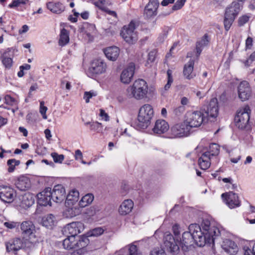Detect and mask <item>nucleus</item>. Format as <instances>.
<instances>
[{
    "label": "nucleus",
    "mask_w": 255,
    "mask_h": 255,
    "mask_svg": "<svg viewBox=\"0 0 255 255\" xmlns=\"http://www.w3.org/2000/svg\"><path fill=\"white\" fill-rule=\"evenodd\" d=\"M189 232H185L182 234L180 240V246L183 252L189 251L194 243L199 246L204 244V238L202 236L201 229L197 224H192L189 226Z\"/></svg>",
    "instance_id": "1"
},
{
    "label": "nucleus",
    "mask_w": 255,
    "mask_h": 255,
    "mask_svg": "<svg viewBox=\"0 0 255 255\" xmlns=\"http://www.w3.org/2000/svg\"><path fill=\"white\" fill-rule=\"evenodd\" d=\"M148 92V85L146 81L141 79L135 80L132 85L127 89L128 98L140 100L146 97Z\"/></svg>",
    "instance_id": "2"
},
{
    "label": "nucleus",
    "mask_w": 255,
    "mask_h": 255,
    "mask_svg": "<svg viewBox=\"0 0 255 255\" xmlns=\"http://www.w3.org/2000/svg\"><path fill=\"white\" fill-rule=\"evenodd\" d=\"M202 236L204 238L203 242L205 244L214 245L215 237L220 234L219 229L215 226H211L208 220H204L202 223Z\"/></svg>",
    "instance_id": "3"
},
{
    "label": "nucleus",
    "mask_w": 255,
    "mask_h": 255,
    "mask_svg": "<svg viewBox=\"0 0 255 255\" xmlns=\"http://www.w3.org/2000/svg\"><path fill=\"white\" fill-rule=\"evenodd\" d=\"M250 109L249 106H246L239 111L235 117V121L236 126L240 129L249 130L251 129L249 123Z\"/></svg>",
    "instance_id": "4"
},
{
    "label": "nucleus",
    "mask_w": 255,
    "mask_h": 255,
    "mask_svg": "<svg viewBox=\"0 0 255 255\" xmlns=\"http://www.w3.org/2000/svg\"><path fill=\"white\" fill-rule=\"evenodd\" d=\"M153 113L152 106L149 104H145L139 109L138 121L142 128H146L150 124Z\"/></svg>",
    "instance_id": "5"
},
{
    "label": "nucleus",
    "mask_w": 255,
    "mask_h": 255,
    "mask_svg": "<svg viewBox=\"0 0 255 255\" xmlns=\"http://www.w3.org/2000/svg\"><path fill=\"white\" fill-rule=\"evenodd\" d=\"M135 23L133 21L125 25L121 31V35L123 38L128 43L133 44L137 40L136 32L135 31Z\"/></svg>",
    "instance_id": "6"
},
{
    "label": "nucleus",
    "mask_w": 255,
    "mask_h": 255,
    "mask_svg": "<svg viewBox=\"0 0 255 255\" xmlns=\"http://www.w3.org/2000/svg\"><path fill=\"white\" fill-rule=\"evenodd\" d=\"M186 118V123L190 128L200 127L205 120L203 113L199 111L188 112Z\"/></svg>",
    "instance_id": "7"
},
{
    "label": "nucleus",
    "mask_w": 255,
    "mask_h": 255,
    "mask_svg": "<svg viewBox=\"0 0 255 255\" xmlns=\"http://www.w3.org/2000/svg\"><path fill=\"white\" fill-rule=\"evenodd\" d=\"M107 65L101 59H94L89 68L88 72L91 76L100 75L106 72Z\"/></svg>",
    "instance_id": "8"
},
{
    "label": "nucleus",
    "mask_w": 255,
    "mask_h": 255,
    "mask_svg": "<svg viewBox=\"0 0 255 255\" xmlns=\"http://www.w3.org/2000/svg\"><path fill=\"white\" fill-rule=\"evenodd\" d=\"M164 244L167 250L172 255H178L180 253V248L176 244L173 236L170 234L166 233L164 237Z\"/></svg>",
    "instance_id": "9"
},
{
    "label": "nucleus",
    "mask_w": 255,
    "mask_h": 255,
    "mask_svg": "<svg viewBox=\"0 0 255 255\" xmlns=\"http://www.w3.org/2000/svg\"><path fill=\"white\" fill-rule=\"evenodd\" d=\"M89 240L88 237H75L74 249L75 250L74 255H82L87 252L86 247L89 244Z\"/></svg>",
    "instance_id": "10"
},
{
    "label": "nucleus",
    "mask_w": 255,
    "mask_h": 255,
    "mask_svg": "<svg viewBox=\"0 0 255 255\" xmlns=\"http://www.w3.org/2000/svg\"><path fill=\"white\" fill-rule=\"evenodd\" d=\"M84 230V225L82 222H75L67 224L62 230L63 234L66 236L75 237Z\"/></svg>",
    "instance_id": "11"
},
{
    "label": "nucleus",
    "mask_w": 255,
    "mask_h": 255,
    "mask_svg": "<svg viewBox=\"0 0 255 255\" xmlns=\"http://www.w3.org/2000/svg\"><path fill=\"white\" fill-rule=\"evenodd\" d=\"M190 129L187 124L184 122L176 124L171 128L172 137H181L187 136Z\"/></svg>",
    "instance_id": "12"
},
{
    "label": "nucleus",
    "mask_w": 255,
    "mask_h": 255,
    "mask_svg": "<svg viewBox=\"0 0 255 255\" xmlns=\"http://www.w3.org/2000/svg\"><path fill=\"white\" fill-rule=\"evenodd\" d=\"M15 196L14 189L9 186L0 185V199L5 203H11Z\"/></svg>",
    "instance_id": "13"
},
{
    "label": "nucleus",
    "mask_w": 255,
    "mask_h": 255,
    "mask_svg": "<svg viewBox=\"0 0 255 255\" xmlns=\"http://www.w3.org/2000/svg\"><path fill=\"white\" fill-rule=\"evenodd\" d=\"M50 192L52 201L54 202L61 203L66 198L65 189L62 185H55L52 190L50 188Z\"/></svg>",
    "instance_id": "14"
},
{
    "label": "nucleus",
    "mask_w": 255,
    "mask_h": 255,
    "mask_svg": "<svg viewBox=\"0 0 255 255\" xmlns=\"http://www.w3.org/2000/svg\"><path fill=\"white\" fill-rule=\"evenodd\" d=\"M222 197L231 209L239 207L241 205L238 195L233 192L223 193L222 194Z\"/></svg>",
    "instance_id": "15"
},
{
    "label": "nucleus",
    "mask_w": 255,
    "mask_h": 255,
    "mask_svg": "<svg viewBox=\"0 0 255 255\" xmlns=\"http://www.w3.org/2000/svg\"><path fill=\"white\" fill-rule=\"evenodd\" d=\"M50 192V188H46L37 195V203L40 206H51L52 196Z\"/></svg>",
    "instance_id": "16"
},
{
    "label": "nucleus",
    "mask_w": 255,
    "mask_h": 255,
    "mask_svg": "<svg viewBox=\"0 0 255 255\" xmlns=\"http://www.w3.org/2000/svg\"><path fill=\"white\" fill-rule=\"evenodd\" d=\"M251 93L249 83L246 81L241 82L238 86V96L241 101L248 100L251 96Z\"/></svg>",
    "instance_id": "17"
},
{
    "label": "nucleus",
    "mask_w": 255,
    "mask_h": 255,
    "mask_svg": "<svg viewBox=\"0 0 255 255\" xmlns=\"http://www.w3.org/2000/svg\"><path fill=\"white\" fill-rule=\"evenodd\" d=\"M135 65L133 63H129L127 68L125 69L121 74V81L124 84H128L134 75Z\"/></svg>",
    "instance_id": "18"
},
{
    "label": "nucleus",
    "mask_w": 255,
    "mask_h": 255,
    "mask_svg": "<svg viewBox=\"0 0 255 255\" xmlns=\"http://www.w3.org/2000/svg\"><path fill=\"white\" fill-rule=\"evenodd\" d=\"M159 3L157 0H149L148 3L145 7L143 16L145 18L149 19L157 14L156 10Z\"/></svg>",
    "instance_id": "19"
},
{
    "label": "nucleus",
    "mask_w": 255,
    "mask_h": 255,
    "mask_svg": "<svg viewBox=\"0 0 255 255\" xmlns=\"http://www.w3.org/2000/svg\"><path fill=\"white\" fill-rule=\"evenodd\" d=\"M242 5L239 2L233 1L226 7L225 15L236 18L242 10Z\"/></svg>",
    "instance_id": "20"
},
{
    "label": "nucleus",
    "mask_w": 255,
    "mask_h": 255,
    "mask_svg": "<svg viewBox=\"0 0 255 255\" xmlns=\"http://www.w3.org/2000/svg\"><path fill=\"white\" fill-rule=\"evenodd\" d=\"M19 205L23 209L31 207L35 202V196L30 193H26L19 196Z\"/></svg>",
    "instance_id": "21"
},
{
    "label": "nucleus",
    "mask_w": 255,
    "mask_h": 255,
    "mask_svg": "<svg viewBox=\"0 0 255 255\" xmlns=\"http://www.w3.org/2000/svg\"><path fill=\"white\" fill-rule=\"evenodd\" d=\"M6 251L7 253L17 252L23 246V243L20 238H15L5 243Z\"/></svg>",
    "instance_id": "22"
},
{
    "label": "nucleus",
    "mask_w": 255,
    "mask_h": 255,
    "mask_svg": "<svg viewBox=\"0 0 255 255\" xmlns=\"http://www.w3.org/2000/svg\"><path fill=\"white\" fill-rule=\"evenodd\" d=\"M222 248L226 253L230 255H235L239 251L237 244L229 239H226L223 241Z\"/></svg>",
    "instance_id": "23"
},
{
    "label": "nucleus",
    "mask_w": 255,
    "mask_h": 255,
    "mask_svg": "<svg viewBox=\"0 0 255 255\" xmlns=\"http://www.w3.org/2000/svg\"><path fill=\"white\" fill-rule=\"evenodd\" d=\"M169 128V125L165 120H158L156 121L152 130L155 134H161L166 132Z\"/></svg>",
    "instance_id": "24"
},
{
    "label": "nucleus",
    "mask_w": 255,
    "mask_h": 255,
    "mask_svg": "<svg viewBox=\"0 0 255 255\" xmlns=\"http://www.w3.org/2000/svg\"><path fill=\"white\" fill-rule=\"evenodd\" d=\"M22 234L25 237L32 236L35 231V227L31 221L23 222L20 225Z\"/></svg>",
    "instance_id": "25"
},
{
    "label": "nucleus",
    "mask_w": 255,
    "mask_h": 255,
    "mask_svg": "<svg viewBox=\"0 0 255 255\" xmlns=\"http://www.w3.org/2000/svg\"><path fill=\"white\" fill-rule=\"evenodd\" d=\"M104 53L109 60L115 61L119 55L120 49L117 46L109 47L104 49Z\"/></svg>",
    "instance_id": "26"
},
{
    "label": "nucleus",
    "mask_w": 255,
    "mask_h": 255,
    "mask_svg": "<svg viewBox=\"0 0 255 255\" xmlns=\"http://www.w3.org/2000/svg\"><path fill=\"white\" fill-rule=\"evenodd\" d=\"M212 158L208 152H204L198 159V164L200 168L202 170H206L209 168Z\"/></svg>",
    "instance_id": "27"
},
{
    "label": "nucleus",
    "mask_w": 255,
    "mask_h": 255,
    "mask_svg": "<svg viewBox=\"0 0 255 255\" xmlns=\"http://www.w3.org/2000/svg\"><path fill=\"white\" fill-rule=\"evenodd\" d=\"M194 65V61L193 60H190L189 61L185 64L183 68V75L186 79L190 80L194 78L196 75L193 71Z\"/></svg>",
    "instance_id": "28"
},
{
    "label": "nucleus",
    "mask_w": 255,
    "mask_h": 255,
    "mask_svg": "<svg viewBox=\"0 0 255 255\" xmlns=\"http://www.w3.org/2000/svg\"><path fill=\"white\" fill-rule=\"evenodd\" d=\"M133 207V202L130 199L124 201L121 205L119 212L122 215H126L130 213Z\"/></svg>",
    "instance_id": "29"
},
{
    "label": "nucleus",
    "mask_w": 255,
    "mask_h": 255,
    "mask_svg": "<svg viewBox=\"0 0 255 255\" xmlns=\"http://www.w3.org/2000/svg\"><path fill=\"white\" fill-rule=\"evenodd\" d=\"M15 184L16 188L21 191L27 190L31 186L30 181L29 179L24 176L19 177Z\"/></svg>",
    "instance_id": "30"
},
{
    "label": "nucleus",
    "mask_w": 255,
    "mask_h": 255,
    "mask_svg": "<svg viewBox=\"0 0 255 255\" xmlns=\"http://www.w3.org/2000/svg\"><path fill=\"white\" fill-rule=\"evenodd\" d=\"M46 6L52 12L56 14H60L65 10V6L60 2H48Z\"/></svg>",
    "instance_id": "31"
},
{
    "label": "nucleus",
    "mask_w": 255,
    "mask_h": 255,
    "mask_svg": "<svg viewBox=\"0 0 255 255\" xmlns=\"http://www.w3.org/2000/svg\"><path fill=\"white\" fill-rule=\"evenodd\" d=\"M207 116L212 118H215L218 114V107L217 99H212L206 112Z\"/></svg>",
    "instance_id": "32"
},
{
    "label": "nucleus",
    "mask_w": 255,
    "mask_h": 255,
    "mask_svg": "<svg viewBox=\"0 0 255 255\" xmlns=\"http://www.w3.org/2000/svg\"><path fill=\"white\" fill-rule=\"evenodd\" d=\"M57 223L55 217L52 214H48L43 217L42 219V225L47 228L52 229Z\"/></svg>",
    "instance_id": "33"
},
{
    "label": "nucleus",
    "mask_w": 255,
    "mask_h": 255,
    "mask_svg": "<svg viewBox=\"0 0 255 255\" xmlns=\"http://www.w3.org/2000/svg\"><path fill=\"white\" fill-rule=\"evenodd\" d=\"M10 50V48L7 49L0 56L1 62L6 69H10L12 65V59L9 53Z\"/></svg>",
    "instance_id": "34"
},
{
    "label": "nucleus",
    "mask_w": 255,
    "mask_h": 255,
    "mask_svg": "<svg viewBox=\"0 0 255 255\" xmlns=\"http://www.w3.org/2000/svg\"><path fill=\"white\" fill-rule=\"evenodd\" d=\"M79 197V192L76 190H71L69 194L66 196V203L68 205L73 204L78 201Z\"/></svg>",
    "instance_id": "35"
},
{
    "label": "nucleus",
    "mask_w": 255,
    "mask_h": 255,
    "mask_svg": "<svg viewBox=\"0 0 255 255\" xmlns=\"http://www.w3.org/2000/svg\"><path fill=\"white\" fill-rule=\"evenodd\" d=\"M69 42V32L67 30L63 28L61 29L59 40V45L64 46Z\"/></svg>",
    "instance_id": "36"
},
{
    "label": "nucleus",
    "mask_w": 255,
    "mask_h": 255,
    "mask_svg": "<svg viewBox=\"0 0 255 255\" xmlns=\"http://www.w3.org/2000/svg\"><path fill=\"white\" fill-rule=\"evenodd\" d=\"M94 196L92 194H87L84 196L79 203V205L84 208L90 204L94 200Z\"/></svg>",
    "instance_id": "37"
},
{
    "label": "nucleus",
    "mask_w": 255,
    "mask_h": 255,
    "mask_svg": "<svg viewBox=\"0 0 255 255\" xmlns=\"http://www.w3.org/2000/svg\"><path fill=\"white\" fill-rule=\"evenodd\" d=\"M75 242V237L67 236V238L63 241V246L64 248L67 250L73 249Z\"/></svg>",
    "instance_id": "38"
},
{
    "label": "nucleus",
    "mask_w": 255,
    "mask_h": 255,
    "mask_svg": "<svg viewBox=\"0 0 255 255\" xmlns=\"http://www.w3.org/2000/svg\"><path fill=\"white\" fill-rule=\"evenodd\" d=\"M205 152H208L212 158L216 157L219 153V146L216 143H211L209 146V151Z\"/></svg>",
    "instance_id": "39"
},
{
    "label": "nucleus",
    "mask_w": 255,
    "mask_h": 255,
    "mask_svg": "<svg viewBox=\"0 0 255 255\" xmlns=\"http://www.w3.org/2000/svg\"><path fill=\"white\" fill-rule=\"evenodd\" d=\"M7 165L9 166L8 168L9 172H12L15 169V166L18 165L20 164V161L15 159H9L7 162Z\"/></svg>",
    "instance_id": "40"
},
{
    "label": "nucleus",
    "mask_w": 255,
    "mask_h": 255,
    "mask_svg": "<svg viewBox=\"0 0 255 255\" xmlns=\"http://www.w3.org/2000/svg\"><path fill=\"white\" fill-rule=\"evenodd\" d=\"M235 19V18H234L231 17H228L227 16L225 15L224 23L225 28L227 31L229 30V29L230 28Z\"/></svg>",
    "instance_id": "41"
},
{
    "label": "nucleus",
    "mask_w": 255,
    "mask_h": 255,
    "mask_svg": "<svg viewBox=\"0 0 255 255\" xmlns=\"http://www.w3.org/2000/svg\"><path fill=\"white\" fill-rule=\"evenodd\" d=\"M90 129L97 132H101L102 131L103 127L102 124L99 122L92 123L90 124Z\"/></svg>",
    "instance_id": "42"
},
{
    "label": "nucleus",
    "mask_w": 255,
    "mask_h": 255,
    "mask_svg": "<svg viewBox=\"0 0 255 255\" xmlns=\"http://www.w3.org/2000/svg\"><path fill=\"white\" fill-rule=\"evenodd\" d=\"M51 156L55 163H61L64 159V155L58 154L56 152L51 153Z\"/></svg>",
    "instance_id": "43"
},
{
    "label": "nucleus",
    "mask_w": 255,
    "mask_h": 255,
    "mask_svg": "<svg viewBox=\"0 0 255 255\" xmlns=\"http://www.w3.org/2000/svg\"><path fill=\"white\" fill-rule=\"evenodd\" d=\"M185 111V107L179 106L173 109V114L177 117H179L183 115Z\"/></svg>",
    "instance_id": "44"
},
{
    "label": "nucleus",
    "mask_w": 255,
    "mask_h": 255,
    "mask_svg": "<svg viewBox=\"0 0 255 255\" xmlns=\"http://www.w3.org/2000/svg\"><path fill=\"white\" fill-rule=\"evenodd\" d=\"M97 95L96 92L94 91H90L89 92H85L84 94L83 98L85 100L86 103H88L89 102L90 99L93 97H95Z\"/></svg>",
    "instance_id": "45"
},
{
    "label": "nucleus",
    "mask_w": 255,
    "mask_h": 255,
    "mask_svg": "<svg viewBox=\"0 0 255 255\" xmlns=\"http://www.w3.org/2000/svg\"><path fill=\"white\" fill-rule=\"evenodd\" d=\"M29 0H14L12 2L8 5L10 8H14L19 6L20 4H25Z\"/></svg>",
    "instance_id": "46"
},
{
    "label": "nucleus",
    "mask_w": 255,
    "mask_h": 255,
    "mask_svg": "<svg viewBox=\"0 0 255 255\" xmlns=\"http://www.w3.org/2000/svg\"><path fill=\"white\" fill-rule=\"evenodd\" d=\"M250 16L245 14L239 18L238 19V25L239 26H242L247 22H248L250 19Z\"/></svg>",
    "instance_id": "47"
},
{
    "label": "nucleus",
    "mask_w": 255,
    "mask_h": 255,
    "mask_svg": "<svg viewBox=\"0 0 255 255\" xmlns=\"http://www.w3.org/2000/svg\"><path fill=\"white\" fill-rule=\"evenodd\" d=\"M167 74L168 76V81L164 88L165 91L168 90L170 88L171 83L173 82L172 71L170 70H168L167 72Z\"/></svg>",
    "instance_id": "48"
},
{
    "label": "nucleus",
    "mask_w": 255,
    "mask_h": 255,
    "mask_svg": "<svg viewBox=\"0 0 255 255\" xmlns=\"http://www.w3.org/2000/svg\"><path fill=\"white\" fill-rule=\"evenodd\" d=\"M209 42V40L207 34H205L201 40L197 42L196 45L203 48L204 46L208 45Z\"/></svg>",
    "instance_id": "49"
},
{
    "label": "nucleus",
    "mask_w": 255,
    "mask_h": 255,
    "mask_svg": "<svg viewBox=\"0 0 255 255\" xmlns=\"http://www.w3.org/2000/svg\"><path fill=\"white\" fill-rule=\"evenodd\" d=\"M44 102L43 101L40 102L39 112L44 119H47V117L46 116V113L47 110V108L44 106Z\"/></svg>",
    "instance_id": "50"
},
{
    "label": "nucleus",
    "mask_w": 255,
    "mask_h": 255,
    "mask_svg": "<svg viewBox=\"0 0 255 255\" xmlns=\"http://www.w3.org/2000/svg\"><path fill=\"white\" fill-rule=\"evenodd\" d=\"M5 103L10 106H14L17 104V101L9 95H6L4 97Z\"/></svg>",
    "instance_id": "51"
},
{
    "label": "nucleus",
    "mask_w": 255,
    "mask_h": 255,
    "mask_svg": "<svg viewBox=\"0 0 255 255\" xmlns=\"http://www.w3.org/2000/svg\"><path fill=\"white\" fill-rule=\"evenodd\" d=\"M104 230L101 228H97L90 231L89 236H98L102 234Z\"/></svg>",
    "instance_id": "52"
},
{
    "label": "nucleus",
    "mask_w": 255,
    "mask_h": 255,
    "mask_svg": "<svg viewBox=\"0 0 255 255\" xmlns=\"http://www.w3.org/2000/svg\"><path fill=\"white\" fill-rule=\"evenodd\" d=\"M150 255H166L165 251L161 248L154 249L150 253Z\"/></svg>",
    "instance_id": "53"
},
{
    "label": "nucleus",
    "mask_w": 255,
    "mask_h": 255,
    "mask_svg": "<svg viewBox=\"0 0 255 255\" xmlns=\"http://www.w3.org/2000/svg\"><path fill=\"white\" fill-rule=\"evenodd\" d=\"M186 0H178L176 3L173 5L172 9L176 10L180 9L184 4Z\"/></svg>",
    "instance_id": "54"
},
{
    "label": "nucleus",
    "mask_w": 255,
    "mask_h": 255,
    "mask_svg": "<svg viewBox=\"0 0 255 255\" xmlns=\"http://www.w3.org/2000/svg\"><path fill=\"white\" fill-rule=\"evenodd\" d=\"M67 212L71 217L76 216L80 213L79 209L76 208H71L67 210Z\"/></svg>",
    "instance_id": "55"
},
{
    "label": "nucleus",
    "mask_w": 255,
    "mask_h": 255,
    "mask_svg": "<svg viewBox=\"0 0 255 255\" xmlns=\"http://www.w3.org/2000/svg\"><path fill=\"white\" fill-rule=\"evenodd\" d=\"M106 2V0H98L94 3L96 6L98 7L100 9L103 11L107 7L104 5Z\"/></svg>",
    "instance_id": "56"
},
{
    "label": "nucleus",
    "mask_w": 255,
    "mask_h": 255,
    "mask_svg": "<svg viewBox=\"0 0 255 255\" xmlns=\"http://www.w3.org/2000/svg\"><path fill=\"white\" fill-rule=\"evenodd\" d=\"M156 52L155 50H152L149 52L147 59L148 63H152L154 61L156 56Z\"/></svg>",
    "instance_id": "57"
},
{
    "label": "nucleus",
    "mask_w": 255,
    "mask_h": 255,
    "mask_svg": "<svg viewBox=\"0 0 255 255\" xmlns=\"http://www.w3.org/2000/svg\"><path fill=\"white\" fill-rule=\"evenodd\" d=\"M255 60V52L252 53L250 57L245 61V64L246 66H250V64Z\"/></svg>",
    "instance_id": "58"
},
{
    "label": "nucleus",
    "mask_w": 255,
    "mask_h": 255,
    "mask_svg": "<svg viewBox=\"0 0 255 255\" xmlns=\"http://www.w3.org/2000/svg\"><path fill=\"white\" fill-rule=\"evenodd\" d=\"M243 250L244 255H255L253 248L251 249L248 247H244Z\"/></svg>",
    "instance_id": "59"
},
{
    "label": "nucleus",
    "mask_w": 255,
    "mask_h": 255,
    "mask_svg": "<svg viewBox=\"0 0 255 255\" xmlns=\"http://www.w3.org/2000/svg\"><path fill=\"white\" fill-rule=\"evenodd\" d=\"M253 40L251 37H248L246 41V49H251L253 45Z\"/></svg>",
    "instance_id": "60"
},
{
    "label": "nucleus",
    "mask_w": 255,
    "mask_h": 255,
    "mask_svg": "<svg viewBox=\"0 0 255 255\" xmlns=\"http://www.w3.org/2000/svg\"><path fill=\"white\" fill-rule=\"evenodd\" d=\"M83 158V154L81 151L79 149H77L75 152V158L78 160L79 159L82 160Z\"/></svg>",
    "instance_id": "61"
},
{
    "label": "nucleus",
    "mask_w": 255,
    "mask_h": 255,
    "mask_svg": "<svg viewBox=\"0 0 255 255\" xmlns=\"http://www.w3.org/2000/svg\"><path fill=\"white\" fill-rule=\"evenodd\" d=\"M173 232L175 236H178L180 234L179 226L175 224L172 227Z\"/></svg>",
    "instance_id": "62"
},
{
    "label": "nucleus",
    "mask_w": 255,
    "mask_h": 255,
    "mask_svg": "<svg viewBox=\"0 0 255 255\" xmlns=\"http://www.w3.org/2000/svg\"><path fill=\"white\" fill-rule=\"evenodd\" d=\"M103 11L106 12L107 13L109 14V15L115 17V18H117V14L116 12V11L113 10H110L108 8H106Z\"/></svg>",
    "instance_id": "63"
},
{
    "label": "nucleus",
    "mask_w": 255,
    "mask_h": 255,
    "mask_svg": "<svg viewBox=\"0 0 255 255\" xmlns=\"http://www.w3.org/2000/svg\"><path fill=\"white\" fill-rule=\"evenodd\" d=\"M100 116L102 117L106 121H109V116L104 111V110L101 109L100 110Z\"/></svg>",
    "instance_id": "64"
}]
</instances>
